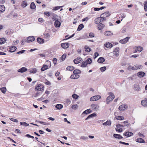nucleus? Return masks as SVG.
Masks as SVG:
<instances>
[{
    "label": "nucleus",
    "mask_w": 147,
    "mask_h": 147,
    "mask_svg": "<svg viewBox=\"0 0 147 147\" xmlns=\"http://www.w3.org/2000/svg\"><path fill=\"white\" fill-rule=\"evenodd\" d=\"M109 96L107 97L106 101V102L107 104H109L111 102L115 97L114 94L112 92H109Z\"/></svg>",
    "instance_id": "obj_1"
},
{
    "label": "nucleus",
    "mask_w": 147,
    "mask_h": 147,
    "mask_svg": "<svg viewBox=\"0 0 147 147\" xmlns=\"http://www.w3.org/2000/svg\"><path fill=\"white\" fill-rule=\"evenodd\" d=\"M92 62V60L90 58H88L85 61H83L81 64V66L82 67H86L88 64H90Z\"/></svg>",
    "instance_id": "obj_2"
},
{
    "label": "nucleus",
    "mask_w": 147,
    "mask_h": 147,
    "mask_svg": "<svg viewBox=\"0 0 147 147\" xmlns=\"http://www.w3.org/2000/svg\"><path fill=\"white\" fill-rule=\"evenodd\" d=\"M99 106L98 105L96 104H92L91 105V109L94 111H96L99 110Z\"/></svg>",
    "instance_id": "obj_3"
},
{
    "label": "nucleus",
    "mask_w": 147,
    "mask_h": 147,
    "mask_svg": "<svg viewBox=\"0 0 147 147\" xmlns=\"http://www.w3.org/2000/svg\"><path fill=\"white\" fill-rule=\"evenodd\" d=\"M35 89L38 91H41L44 90V87L42 84H39L36 85L35 87Z\"/></svg>",
    "instance_id": "obj_4"
},
{
    "label": "nucleus",
    "mask_w": 147,
    "mask_h": 147,
    "mask_svg": "<svg viewBox=\"0 0 147 147\" xmlns=\"http://www.w3.org/2000/svg\"><path fill=\"white\" fill-rule=\"evenodd\" d=\"M101 97L100 95H96L92 97L90 99V100L92 101H96L100 99Z\"/></svg>",
    "instance_id": "obj_5"
},
{
    "label": "nucleus",
    "mask_w": 147,
    "mask_h": 147,
    "mask_svg": "<svg viewBox=\"0 0 147 147\" xmlns=\"http://www.w3.org/2000/svg\"><path fill=\"white\" fill-rule=\"evenodd\" d=\"M143 66L140 65H136L132 67V69L134 70H137L138 69H141Z\"/></svg>",
    "instance_id": "obj_6"
},
{
    "label": "nucleus",
    "mask_w": 147,
    "mask_h": 147,
    "mask_svg": "<svg viewBox=\"0 0 147 147\" xmlns=\"http://www.w3.org/2000/svg\"><path fill=\"white\" fill-rule=\"evenodd\" d=\"M128 107L127 105L126 104H124L119 106V109L120 111H125L127 109Z\"/></svg>",
    "instance_id": "obj_7"
},
{
    "label": "nucleus",
    "mask_w": 147,
    "mask_h": 147,
    "mask_svg": "<svg viewBox=\"0 0 147 147\" xmlns=\"http://www.w3.org/2000/svg\"><path fill=\"white\" fill-rule=\"evenodd\" d=\"M35 40V38L34 36H30L26 39V42L28 43H29L34 41Z\"/></svg>",
    "instance_id": "obj_8"
},
{
    "label": "nucleus",
    "mask_w": 147,
    "mask_h": 147,
    "mask_svg": "<svg viewBox=\"0 0 147 147\" xmlns=\"http://www.w3.org/2000/svg\"><path fill=\"white\" fill-rule=\"evenodd\" d=\"M82 60V58L78 57L75 59L74 60V61L75 64H77L81 62Z\"/></svg>",
    "instance_id": "obj_9"
},
{
    "label": "nucleus",
    "mask_w": 147,
    "mask_h": 147,
    "mask_svg": "<svg viewBox=\"0 0 147 147\" xmlns=\"http://www.w3.org/2000/svg\"><path fill=\"white\" fill-rule=\"evenodd\" d=\"M119 47L116 48L113 51V54L116 57H117L119 55Z\"/></svg>",
    "instance_id": "obj_10"
},
{
    "label": "nucleus",
    "mask_w": 147,
    "mask_h": 147,
    "mask_svg": "<svg viewBox=\"0 0 147 147\" xmlns=\"http://www.w3.org/2000/svg\"><path fill=\"white\" fill-rule=\"evenodd\" d=\"M110 15L109 12H106L101 14L100 16V17L101 18H106L109 16Z\"/></svg>",
    "instance_id": "obj_11"
},
{
    "label": "nucleus",
    "mask_w": 147,
    "mask_h": 147,
    "mask_svg": "<svg viewBox=\"0 0 147 147\" xmlns=\"http://www.w3.org/2000/svg\"><path fill=\"white\" fill-rule=\"evenodd\" d=\"M133 88L134 90L136 91H139L141 90L140 87L139 85L137 84H134L133 85Z\"/></svg>",
    "instance_id": "obj_12"
},
{
    "label": "nucleus",
    "mask_w": 147,
    "mask_h": 147,
    "mask_svg": "<svg viewBox=\"0 0 147 147\" xmlns=\"http://www.w3.org/2000/svg\"><path fill=\"white\" fill-rule=\"evenodd\" d=\"M143 48L139 46L135 47L134 53H136L138 52H141Z\"/></svg>",
    "instance_id": "obj_13"
},
{
    "label": "nucleus",
    "mask_w": 147,
    "mask_h": 147,
    "mask_svg": "<svg viewBox=\"0 0 147 147\" xmlns=\"http://www.w3.org/2000/svg\"><path fill=\"white\" fill-rule=\"evenodd\" d=\"M129 37H127L119 41V42L122 44H125L126 43L128 40Z\"/></svg>",
    "instance_id": "obj_14"
},
{
    "label": "nucleus",
    "mask_w": 147,
    "mask_h": 147,
    "mask_svg": "<svg viewBox=\"0 0 147 147\" xmlns=\"http://www.w3.org/2000/svg\"><path fill=\"white\" fill-rule=\"evenodd\" d=\"M27 71V69L25 67H22L18 70V71L19 72L23 73Z\"/></svg>",
    "instance_id": "obj_15"
},
{
    "label": "nucleus",
    "mask_w": 147,
    "mask_h": 147,
    "mask_svg": "<svg viewBox=\"0 0 147 147\" xmlns=\"http://www.w3.org/2000/svg\"><path fill=\"white\" fill-rule=\"evenodd\" d=\"M94 23L96 24H99L101 22V17L96 18L94 20Z\"/></svg>",
    "instance_id": "obj_16"
},
{
    "label": "nucleus",
    "mask_w": 147,
    "mask_h": 147,
    "mask_svg": "<svg viewBox=\"0 0 147 147\" xmlns=\"http://www.w3.org/2000/svg\"><path fill=\"white\" fill-rule=\"evenodd\" d=\"M54 25L56 27H59L61 25V23L58 20H56L54 23Z\"/></svg>",
    "instance_id": "obj_17"
},
{
    "label": "nucleus",
    "mask_w": 147,
    "mask_h": 147,
    "mask_svg": "<svg viewBox=\"0 0 147 147\" xmlns=\"http://www.w3.org/2000/svg\"><path fill=\"white\" fill-rule=\"evenodd\" d=\"M61 46L63 48L66 49L69 47V44L67 43H63L61 44Z\"/></svg>",
    "instance_id": "obj_18"
},
{
    "label": "nucleus",
    "mask_w": 147,
    "mask_h": 147,
    "mask_svg": "<svg viewBox=\"0 0 147 147\" xmlns=\"http://www.w3.org/2000/svg\"><path fill=\"white\" fill-rule=\"evenodd\" d=\"M37 42L40 44H43L45 42L44 39L43 38L38 37L37 39Z\"/></svg>",
    "instance_id": "obj_19"
},
{
    "label": "nucleus",
    "mask_w": 147,
    "mask_h": 147,
    "mask_svg": "<svg viewBox=\"0 0 147 147\" xmlns=\"http://www.w3.org/2000/svg\"><path fill=\"white\" fill-rule=\"evenodd\" d=\"M9 50L10 52H13L17 48L15 46H11L9 47Z\"/></svg>",
    "instance_id": "obj_20"
},
{
    "label": "nucleus",
    "mask_w": 147,
    "mask_h": 147,
    "mask_svg": "<svg viewBox=\"0 0 147 147\" xmlns=\"http://www.w3.org/2000/svg\"><path fill=\"white\" fill-rule=\"evenodd\" d=\"M80 77L79 75L78 74H74L71 75L70 76V78L72 79H77L78 78Z\"/></svg>",
    "instance_id": "obj_21"
},
{
    "label": "nucleus",
    "mask_w": 147,
    "mask_h": 147,
    "mask_svg": "<svg viewBox=\"0 0 147 147\" xmlns=\"http://www.w3.org/2000/svg\"><path fill=\"white\" fill-rule=\"evenodd\" d=\"M145 73L142 71H140L137 74L138 76L140 78H142L145 75Z\"/></svg>",
    "instance_id": "obj_22"
},
{
    "label": "nucleus",
    "mask_w": 147,
    "mask_h": 147,
    "mask_svg": "<svg viewBox=\"0 0 147 147\" xmlns=\"http://www.w3.org/2000/svg\"><path fill=\"white\" fill-rule=\"evenodd\" d=\"M124 135L126 136L129 137L132 136L133 135V133L131 132L127 131L124 133Z\"/></svg>",
    "instance_id": "obj_23"
},
{
    "label": "nucleus",
    "mask_w": 147,
    "mask_h": 147,
    "mask_svg": "<svg viewBox=\"0 0 147 147\" xmlns=\"http://www.w3.org/2000/svg\"><path fill=\"white\" fill-rule=\"evenodd\" d=\"M113 136L115 138H117L118 139H122L123 138V137H122L120 135L117 134H114Z\"/></svg>",
    "instance_id": "obj_24"
},
{
    "label": "nucleus",
    "mask_w": 147,
    "mask_h": 147,
    "mask_svg": "<svg viewBox=\"0 0 147 147\" xmlns=\"http://www.w3.org/2000/svg\"><path fill=\"white\" fill-rule=\"evenodd\" d=\"M136 141L139 143H144L145 142L144 140L142 138H138L136 140Z\"/></svg>",
    "instance_id": "obj_25"
},
{
    "label": "nucleus",
    "mask_w": 147,
    "mask_h": 147,
    "mask_svg": "<svg viewBox=\"0 0 147 147\" xmlns=\"http://www.w3.org/2000/svg\"><path fill=\"white\" fill-rule=\"evenodd\" d=\"M111 123L110 120H107L106 122L104 123H102L103 125L105 126H110L111 125Z\"/></svg>",
    "instance_id": "obj_26"
},
{
    "label": "nucleus",
    "mask_w": 147,
    "mask_h": 147,
    "mask_svg": "<svg viewBox=\"0 0 147 147\" xmlns=\"http://www.w3.org/2000/svg\"><path fill=\"white\" fill-rule=\"evenodd\" d=\"M49 67L48 65H43L41 69V70L42 71H44L45 70L48 69Z\"/></svg>",
    "instance_id": "obj_27"
},
{
    "label": "nucleus",
    "mask_w": 147,
    "mask_h": 147,
    "mask_svg": "<svg viewBox=\"0 0 147 147\" xmlns=\"http://www.w3.org/2000/svg\"><path fill=\"white\" fill-rule=\"evenodd\" d=\"M141 104L142 106L144 107H147V101L145 99L141 101Z\"/></svg>",
    "instance_id": "obj_28"
},
{
    "label": "nucleus",
    "mask_w": 147,
    "mask_h": 147,
    "mask_svg": "<svg viewBox=\"0 0 147 147\" xmlns=\"http://www.w3.org/2000/svg\"><path fill=\"white\" fill-rule=\"evenodd\" d=\"M105 46L107 48H111L113 46V45L110 43L109 42H107L106 44H104Z\"/></svg>",
    "instance_id": "obj_29"
},
{
    "label": "nucleus",
    "mask_w": 147,
    "mask_h": 147,
    "mask_svg": "<svg viewBox=\"0 0 147 147\" xmlns=\"http://www.w3.org/2000/svg\"><path fill=\"white\" fill-rule=\"evenodd\" d=\"M37 71V69L36 68H32L30 69L29 72L33 74L36 73Z\"/></svg>",
    "instance_id": "obj_30"
},
{
    "label": "nucleus",
    "mask_w": 147,
    "mask_h": 147,
    "mask_svg": "<svg viewBox=\"0 0 147 147\" xmlns=\"http://www.w3.org/2000/svg\"><path fill=\"white\" fill-rule=\"evenodd\" d=\"M92 112V111L91 109H88L84 111L82 114H88L89 113H90Z\"/></svg>",
    "instance_id": "obj_31"
},
{
    "label": "nucleus",
    "mask_w": 147,
    "mask_h": 147,
    "mask_svg": "<svg viewBox=\"0 0 147 147\" xmlns=\"http://www.w3.org/2000/svg\"><path fill=\"white\" fill-rule=\"evenodd\" d=\"M104 34L106 36H109L113 35V33L110 31H107L105 32Z\"/></svg>",
    "instance_id": "obj_32"
},
{
    "label": "nucleus",
    "mask_w": 147,
    "mask_h": 147,
    "mask_svg": "<svg viewBox=\"0 0 147 147\" xmlns=\"http://www.w3.org/2000/svg\"><path fill=\"white\" fill-rule=\"evenodd\" d=\"M105 26L104 24L101 23H100L98 24V29L99 30H101Z\"/></svg>",
    "instance_id": "obj_33"
},
{
    "label": "nucleus",
    "mask_w": 147,
    "mask_h": 147,
    "mask_svg": "<svg viewBox=\"0 0 147 147\" xmlns=\"http://www.w3.org/2000/svg\"><path fill=\"white\" fill-rule=\"evenodd\" d=\"M5 10V6L1 5L0 6V11L1 13H3Z\"/></svg>",
    "instance_id": "obj_34"
},
{
    "label": "nucleus",
    "mask_w": 147,
    "mask_h": 147,
    "mask_svg": "<svg viewBox=\"0 0 147 147\" xmlns=\"http://www.w3.org/2000/svg\"><path fill=\"white\" fill-rule=\"evenodd\" d=\"M105 61V59L102 57H100L97 60L98 62L101 63H103Z\"/></svg>",
    "instance_id": "obj_35"
},
{
    "label": "nucleus",
    "mask_w": 147,
    "mask_h": 147,
    "mask_svg": "<svg viewBox=\"0 0 147 147\" xmlns=\"http://www.w3.org/2000/svg\"><path fill=\"white\" fill-rule=\"evenodd\" d=\"M30 7L32 9H34L36 8V5L34 2H32L31 3L30 5Z\"/></svg>",
    "instance_id": "obj_36"
},
{
    "label": "nucleus",
    "mask_w": 147,
    "mask_h": 147,
    "mask_svg": "<svg viewBox=\"0 0 147 147\" xmlns=\"http://www.w3.org/2000/svg\"><path fill=\"white\" fill-rule=\"evenodd\" d=\"M44 37L47 39L49 40L50 37V35L48 33H46L44 34Z\"/></svg>",
    "instance_id": "obj_37"
},
{
    "label": "nucleus",
    "mask_w": 147,
    "mask_h": 147,
    "mask_svg": "<svg viewBox=\"0 0 147 147\" xmlns=\"http://www.w3.org/2000/svg\"><path fill=\"white\" fill-rule=\"evenodd\" d=\"M96 115L95 113H92L89 115L87 118L85 119L86 120L88 119H89L90 118H92L93 117L96 116Z\"/></svg>",
    "instance_id": "obj_38"
},
{
    "label": "nucleus",
    "mask_w": 147,
    "mask_h": 147,
    "mask_svg": "<svg viewBox=\"0 0 147 147\" xmlns=\"http://www.w3.org/2000/svg\"><path fill=\"white\" fill-rule=\"evenodd\" d=\"M115 118L119 120H122L124 119V117L123 116H116Z\"/></svg>",
    "instance_id": "obj_39"
},
{
    "label": "nucleus",
    "mask_w": 147,
    "mask_h": 147,
    "mask_svg": "<svg viewBox=\"0 0 147 147\" xmlns=\"http://www.w3.org/2000/svg\"><path fill=\"white\" fill-rule=\"evenodd\" d=\"M71 102L70 100L69 99H67L65 100V104L66 106H67L70 104Z\"/></svg>",
    "instance_id": "obj_40"
},
{
    "label": "nucleus",
    "mask_w": 147,
    "mask_h": 147,
    "mask_svg": "<svg viewBox=\"0 0 147 147\" xmlns=\"http://www.w3.org/2000/svg\"><path fill=\"white\" fill-rule=\"evenodd\" d=\"M55 107L56 108L59 110L63 107V106L62 105L58 104L56 105Z\"/></svg>",
    "instance_id": "obj_41"
},
{
    "label": "nucleus",
    "mask_w": 147,
    "mask_h": 147,
    "mask_svg": "<svg viewBox=\"0 0 147 147\" xmlns=\"http://www.w3.org/2000/svg\"><path fill=\"white\" fill-rule=\"evenodd\" d=\"M84 49L85 51L87 52H89L91 51V49L87 46H85Z\"/></svg>",
    "instance_id": "obj_42"
},
{
    "label": "nucleus",
    "mask_w": 147,
    "mask_h": 147,
    "mask_svg": "<svg viewBox=\"0 0 147 147\" xmlns=\"http://www.w3.org/2000/svg\"><path fill=\"white\" fill-rule=\"evenodd\" d=\"M27 5V2L26 1H23L22 2V6L23 7H25Z\"/></svg>",
    "instance_id": "obj_43"
},
{
    "label": "nucleus",
    "mask_w": 147,
    "mask_h": 147,
    "mask_svg": "<svg viewBox=\"0 0 147 147\" xmlns=\"http://www.w3.org/2000/svg\"><path fill=\"white\" fill-rule=\"evenodd\" d=\"M6 41L5 39L4 38H0V44H2L4 43Z\"/></svg>",
    "instance_id": "obj_44"
},
{
    "label": "nucleus",
    "mask_w": 147,
    "mask_h": 147,
    "mask_svg": "<svg viewBox=\"0 0 147 147\" xmlns=\"http://www.w3.org/2000/svg\"><path fill=\"white\" fill-rule=\"evenodd\" d=\"M84 27V25L82 24H80L78 26L77 29L78 31L81 30Z\"/></svg>",
    "instance_id": "obj_45"
},
{
    "label": "nucleus",
    "mask_w": 147,
    "mask_h": 147,
    "mask_svg": "<svg viewBox=\"0 0 147 147\" xmlns=\"http://www.w3.org/2000/svg\"><path fill=\"white\" fill-rule=\"evenodd\" d=\"M74 69V67L73 66H68L66 68V69L67 70L72 71Z\"/></svg>",
    "instance_id": "obj_46"
},
{
    "label": "nucleus",
    "mask_w": 147,
    "mask_h": 147,
    "mask_svg": "<svg viewBox=\"0 0 147 147\" xmlns=\"http://www.w3.org/2000/svg\"><path fill=\"white\" fill-rule=\"evenodd\" d=\"M73 73L74 74H78L81 73V71L79 69H76L74 71Z\"/></svg>",
    "instance_id": "obj_47"
},
{
    "label": "nucleus",
    "mask_w": 147,
    "mask_h": 147,
    "mask_svg": "<svg viewBox=\"0 0 147 147\" xmlns=\"http://www.w3.org/2000/svg\"><path fill=\"white\" fill-rule=\"evenodd\" d=\"M0 90L4 94L6 92V89L5 87H3L0 88Z\"/></svg>",
    "instance_id": "obj_48"
},
{
    "label": "nucleus",
    "mask_w": 147,
    "mask_h": 147,
    "mask_svg": "<svg viewBox=\"0 0 147 147\" xmlns=\"http://www.w3.org/2000/svg\"><path fill=\"white\" fill-rule=\"evenodd\" d=\"M63 7V6L55 7L53 8V10L54 11L60 9V8Z\"/></svg>",
    "instance_id": "obj_49"
},
{
    "label": "nucleus",
    "mask_w": 147,
    "mask_h": 147,
    "mask_svg": "<svg viewBox=\"0 0 147 147\" xmlns=\"http://www.w3.org/2000/svg\"><path fill=\"white\" fill-rule=\"evenodd\" d=\"M107 69L106 67L105 66L103 67H100V69L101 72H104Z\"/></svg>",
    "instance_id": "obj_50"
},
{
    "label": "nucleus",
    "mask_w": 147,
    "mask_h": 147,
    "mask_svg": "<svg viewBox=\"0 0 147 147\" xmlns=\"http://www.w3.org/2000/svg\"><path fill=\"white\" fill-rule=\"evenodd\" d=\"M20 125H23L24 126H28L29 125V124L26 123L25 122H20Z\"/></svg>",
    "instance_id": "obj_51"
},
{
    "label": "nucleus",
    "mask_w": 147,
    "mask_h": 147,
    "mask_svg": "<svg viewBox=\"0 0 147 147\" xmlns=\"http://www.w3.org/2000/svg\"><path fill=\"white\" fill-rule=\"evenodd\" d=\"M78 107L77 105H74L72 106L71 108L73 109H76Z\"/></svg>",
    "instance_id": "obj_52"
},
{
    "label": "nucleus",
    "mask_w": 147,
    "mask_h": 147,
    "mask_svg": "<svg viewBox=\"0 0 147 147\" xmlns=\"http://www.w3.org/2000/svg\"><path fill=\"white\" fill-rule=\"evenodd\" d=\"M52 19L53 20H58L57 18V16L55 14H53V15Z\"/></svg>",
    "instance_id": "obj_53"
},
{
    "label": "nucleus",
    "mask_w": 147,
    "mask_h": 147,
    "mask_svg": "<svg viewBox=\"0 0 147 147\" xmlns=\"http://www.w3.org/2000/svg\"><path fill=\"white\" fill-rule=\"evenodd\" d=\"M80 139L83 140H87L88 138L87 136H81L80 137Z\"/></svg>",
    "instance_id": "obj_54"
},
{
    "label": "nucleus",
    "mask_w": 147,
    "mask_h": 147,
    "mask_svg": "<svg viewBox=\"0 0 147 147\" xmlns=\"http://www.w3.org/2000/svg\"><path fill=\"white\" fill-rule=\"evenodd\" d=\"M72 97L75 99H77L78 97V96L76 94H74L72 95Z\"/></svg>",
    "instance_id": "obj_55"
},
{
    "label": "nucleus",
    "mask_w": 147,
    "mask_h": 147,
    "mask_svg": "<svg viewBox=\"0 0 147 147\" xmlns=\"http://www.w3.org/2000/svg\"><path fill=\"white\" fill-rule=\"evenodd\" d=\"M66 57V55L65 54H64L62 55L61 57V59L62 60V61H64Z\"/></svg>",
    "instance_id": "obj_56"
},
{
    "label": "nucleus",
    "mask_w": 147,
    "mask_h": 147,
    "mask_svg": "<svg viewBox=\"0 0 147 147\" xmlns=\"http://www.w3.org/2000/svg\"><path fill=\"white\" fill-rule=\"evenodd\" d=\"M44 14L48 16H51L50 13L48 11H45L44 13Z\"/></svg>",
    "instance_id": "obj_57"
},
{
    "label": "nucleus",
    "mask_w": 147,
    "mask_h": 147,
    "mask_svg": "<svg viewBox=\"0 0 147 147\" xmlns=\"http://www.w3.org/2000/svg\"><path fill=\"white\" fill-rule=\"evenodd\" d=\"M53 63L55 65H56L57 62V59L55 58H54L53 60Z\"/></svg>",
    "instance_id": "obj_58"
},
{
    "label": "nucleus",
    "mask_w": 147,
    "mask_h": 147,
    "mask_svg": "<svg viewBox=\"0 0 147 147\" xmlns=\"http://www.w3.org/2000/svg\"><path fill=\"white\" fill-rule=\"evenodd\" d=\"M9 119H10V120H11V121L13 122H16V123L18 122V120L16 119H13V118H9Z\"/></svg>",
    "instance_id": "obj_59"
},
{
    "label": "nucleus",
    "mask_w": 147,
    "mask_h": 147,
    "mask_svg": "<svg viewBox=\"0 0 147 147\" xmlns=\"http://www.w3.org/2000/svg\"><path fill=\"white\" fill-rule=\"evenodd\" d=\"M38 122L40 124H43L44 125H48V123L45 122H43L41 121H39Z\"/></svg>",
    "instance_id": "obj_60"
},
{
    "label": "nucleus",
    "mask_w": 147,
    "mask_h": 147,
    "mask_svg": "<svg viewBox=\"0 0 147 147\" xmlns=\"http://www.w3.org/2000/svg\"><path fill=\"white\" fill-rule=\"evenodd\" d=\"M116 130L119 132H121L123 130L121 128H116Z\"/></svg>",
    "instance_id": "obj_61"
},
{
    "label": "nucleus",
    "mask_w": 147,
    "mask_h": 147,
    "mask_svg": "<svg viewBox=\"0 0 147 147\" xmlns=\"http://www.w3.org/2000/svg\"><path fill=\"white\" fill-rule=\"evenodd\" d=\"M120 15L121 18H122V19L121 20V21H122L123 19L126 16L123 13L121 14Z\"/></svg>",
    "instance_id": "obj_62"
},
{
    "label": "nucleus",
    "mask_w": 147,
    "mask_h": 147,
    "mask_svg": "<svg viewBox=\"0 0 147 147\" xmlns=\"http://www.w3.org/2000/svg\"><path fill=\"white\" fill-rule=\"evenodd\" d=\"M25 51V50H23L16 53L17 54H22Z\"/></svg>",
    "instance_id": "obj_63"
},
{
    "label": "nucleus",
    "mask_w": 147,
    "mask_h": 147,
    "mask_svg": "<svg viewBox=\"0 0 147 147\" xmlns=\"http://www.w3.org/2000/svg\"><path fill=\"white\" fill-rule=\"evenodd\" d=\"M138 135L141 138H143L144 137V136L143 135V134H142L140 132H139L138 133Z\"/></svg>",
    "instance_id": "obj_64"
}]
</instances>
